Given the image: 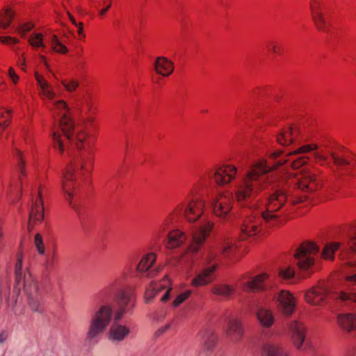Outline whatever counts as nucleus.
Instances as JSON below:
<instances>
[{
    "instance_id": "16",
    "label": "nucleus",
    "mask_w": 356,
    "mask_h": 356,
    "mask_svg": "<svg viewBox=\"0 0 356 356\" xmlns=\"http://www.w3.org/2000/svg\"><path fill=\"white\" fill-rule=\"evenodd\" d=\"M172 290L171 282L168 275L159 282H152L146 288L144 298L146 303H149L159 293L164 291L161 298V302H166L170 298V293Z\"/></svg>"
},
{
    "instance_id": "13",
    "label": "nucleus",
    "mask_w": 356,
    "mask_h": 356,
    "mask_svg": "<svg viewBox=\"0 0 356 356\" xmlns=\"http://www.w3.org/2000/svg\"><path fill=\"white\" fill-rule=\"evenodd\" d=\"M211 206L213 214L218 218L226 219L234 206V197L228 191H220L211 200Z\"/></svg>"
},
{
    "instance_id": "49",
    "label": "nucleus",
    "mask_w": 356,
    "mask_h": 356,
    "mask_svg": "<svg viewBox=\"0 0 356 356\" xmlns=\"http://www.w3.org/2000/svg\"><path fill=\"white\" fill-rule=\"evenodd\" d=\"M17 38L11 36H0V42L6 45H13L19 43Z\"/></svg>"
},
{
    "instance_id": "3",
    "label": "nucleus",
    "mask_w": 356,
    "mask_h": 356,
    "mask_svg": "<svg viewBox=\"0 0 356 356\" xmlns=\"http://www.w3.org/2000/svg\"><path fill=\"white\" fill-rule=\"evenodd\" d=\"M60 131H54L52 138L54 147L60 154H63L67 145L71 143L80 152L77 162H70L65 167L61 180V187L65 195V199L72 206V198L75 194L76 174L80 171L82 176L91 173L94 163V147L96 138L86 127H74L70 130V137Z\"/></svg>"
},
{
    "instance_id": "47",
    "label": "nucleus",
    "mask_w": 356,
    "mask_h": 356,
    "mask_svg": "<svg viewBox=\"0 0 356 356\" xmlns=\"http://www.w3.org/2000/svg\"><path fill=\"white\" fill-rule=\"evenodd\" d=\"M33 28V24L31 22H26L21 24L17 29V32L21 35L24 37L26 34Z\"/></svg>"
},
{
    "instance_id": "11",
    "label": "nucleus",
    "mask_w": 356,
    "mask_h": 356,
    "mask_svg": "<svg viewBox=\"0 0 356 356\" xmlns=\"http://www.w3.org/2000/svg\"><path fill=\"white\" fill-rule=\"evenodd\" d=\"M44 186L40 184L35 194L33 193L32 203L29 209L28 228L31 231L33 227L41 223L44 218L43 197Z\"/></svg>"
},
{
    "instance_id": "58",
    "label": "nucleus",
    "mask_w": 356,
    "mask_h": 356,
    "mask_svg": "<svg viewBox=\"0 0 356 356\" xmlns=\"http://www.w3.org/2000/svg\"><path fill=\"white\" fill-rule=\"evenodd\" d=\"M346 265L350 268H356V261H348Z\"/></svg>"
},
{
    "instance_id": "60",
    "label": "nucleus",
    "mask_w": 356,
    "mask_h": 356,
    "mask_svg": "<svg viewBox=\"0 0 356 356\" xmlns=\"http://www.w3.org/2000/svg\"><path fill=\"white\" fill-rule=\"evenodd\" d=\"M68 15H69V18L71 21V22L76 26L78 25L79 23L76 22V21L75 20V19L74 18V17L72 15H71L70 13H68Z\"/></svg>"
},
{
    "instance_id": "38",
    "label": "nucleus",
    "mask_w": 356,
    "mask_h": 356,
    "mask_svg": "<svg viewBox=\"0 0 356 356\" xmlns=\"http://www.w3.org/2000/svg\"><path fill=\"white\" fill-rule=\"evenodd\" d=\"M268 51L273 56H282L283 54V47L277 40H270L267 43Z\"/></svg>"
},
{
    "instance_id": "40",
    "label": "nucleus",
    "mask_w": 356,
    "mask_h": 356,
    "mask_svg": "<svg viewBox=\"0 0 356 356\" xmlns=\"http://www.w3.org/2000/svg\"><path fill=\"white\" fill-rule=\"evenodd\" d=\"M337 298L342 302L356 303V289L349 291H341L339 292Z\"/></svg>"
},
{
    "instance_id": "28",
    "label": "nucleus",
    "mask_w": 356,
    "mask_h": 356,
    "mask_svg": "<svg viewBox=\"0 0 356 356\" xmlns=\"http://www.w3.org/2000/svg\"><path fill=\"white\" fill-rule=\"evenodd\" d=\"M243 327L242 321L238 318H230L227 323L226 334L232 341H238L243 335Z\"/></svg>"
},
{
    "instance_id": "29",
    "label": "nucleus",
    "mask_w": 356,
    "mask_h": 356,
    "mask_svg": "<svg viewBox=\"0 0 356 356\" xmlns=\"http://www.w3.org/2000/svg\"><path fill=\"white\" fill-rule=\"evenodd\" d=\"M186 234L179 229L170 231L168 234L165 247L168 249H175L182 245L186 241Z\"/></svg>"
},
{
    "instance_id": "7",
    "label": "nucleus",
    "mask_w": 356,
    "mask_h": 356,
    "mask_svg": "<svg viewBox=\"0 0 356 356\" xmlns=\"http://www.w3.org/2000/svg\"><path fill=\"white\" fill-rule=\"evenodd\" d=\"M131 272V267H125L121 274L104 289L103 291H115V299L120 308L129 311L134 307L135 296L126 281Z\"/></svg>"
},
{
    "instance_id": "56",
    "label": "nucleus",
    "mask_w": 356,
    "mask_h": 356,
    "mask_svg": "<svg viewBox=\"0 0 356 356\" xmlns=\"http://www.w3.org/2000/svg\"><path fill=\"white\" fill-rule=\"evenodd\" d=\"M78 28V34L79 35L85 36L83 34V23L79 22L77 26H76Z\"/></svg>"
},
{
    "instance_id": "20",
    "label": "nucleus",
    "mask_w": 356,
    "mask_h": 356,
    "mask_svg": "<svg viewBox=\"0 0 356 356\" xmlns=\"http://www.w3.org/2000/svg\"><path fill=\"white\" fill-rule=\"evenodd\" d=\"M182 204H178L175 207L169 215L163 220L161 223L154 231V236L156 238L159 239L162 238L164 234L169 229L170 225L172 222L173 218L180 215L182 212Z\"/></svg>"
},
{
    "instance_id": "19",
    "label": "nucleus",
    "mask_w": 356,
    "mask_h": 356,
    "mask_svg": "<svg viewBox=\"0 0 356 356\" xmlns=\"http://www.w3.org/2000/svg\"><path fill=\"white\" fill-rule=\"evenodd\" d=\"M300 129L297 126H289L280 130L277 135V143L283 146L296 143L300 136Z\"/></svg>"
},
{
    "instance_id": "54",
    "label": "nucleus",
    "mask_w": 356,
    "mask_h": 356,
    "mask_svg": "<svg viewBox=\"0 0 356 356\" xmlns=\"http://www.w3.org/2000/svg\"><path fill=\"white\" fill-rule=\"evenodd\" d=\"M345 282L347 283H350L352 284L356 285V273L355 274H348L346 273L344 275Z\"/></svg>"
},
{
    "instance_id": "12",
    "label": "nucleus",
    "mask_w": 356,
    "mask_h": 356,
    "mask_svg": "<svg viewBox=\"0 0 356 356\" xmlns=\"http://www.w3.org/2000/svg\"><path fill=\"white\" fill-rule=\"evenodd\" d=\"M260 209L257 205H253L251 213L247 215L244 218L241 227V239L252 237L258 234L261 230L263 216L259 213Z\"/></svg>"
},
{
    "instance_id": "36",
    "label": "nucleus",
    "mask_w": 356,
    "mask_h": 356,
    "mask_svg": "<svg viewBox=\"0 0 356 356\" xmlns=\"http://www.w3.org/2000/svg\"><path fill=\"white\" fill-rule=\"evenodd\" d=\"M6 76L8 78L10 83H12V85L13 86V90L15 95H19L21 94V90L17 88V86L19 84L20 81V77L13 67H8V71L6 72Z\"/></svg>"
},
{
    "instance_id": "53",
    "label": "nucleus",
    "mask_w": 356,
    "mask_h": 356,
    "mask_svg": "<svg viewBox=\"0 0 356 356\" xmlns=\"http://www.w3.org/2000/svg\"><path fill=\"white\" fill-rule=\"evenodd\" d=\"M17 65L21 69L22 72L26 71V58L24 55H22L17 61Z\"/></svg>"
},
{
    "instance_id": "23",
    "label": "nucleus",
    "mask_w": 356,
    "mask_h": 356,
    "mask_svg": "<svg viewBox=\"0 0 356 356\" xmlns=\"http://www.w3.org/2000/svg\"><path fill=\"white\" fill-rule=\"evenodd\" d=\"M155 72L163 77H169L175 70V64L165 56H158L153 63Z\"/></svg>"
},
{
    "instance_id": "24",
    "label": "nucleus",
    "mask_w": 356,
    "mask_h": 356,
    "mask_svg": "<svg viewBox=\"0 0 356 356\" xmlns=\"http://www.w3.org/2000/svg\"><path fill=\"white\" fill-rule=\"evenodd\" d=\"M156 260V254L154 252H148L143 255L136 266V270L140 273H147V277H154L156 273L152 268Z\"/></svg>"
},
{
    "instance_id": "59",
    "label": "nucleus",
    "mask_w": 356,
    "mask_h": 356,
    "mask_svg": "<svg viewBox=\"0 0 356 356\" xmlns=\"http://www.w3.org/2000/svg\"><path fill=\"white\" fill-rule=\"evenodd\" d=\"M7 338V334L5 332L0 333V343L3 342Z\"/></svg>"
},
{
    "instance_id": "37",
    "label": "nucleus",
    "mask_w": 356,
    "mask_h": 356,
    "mask_svg": "<svg viewBox=\"0 0 356 356\" xmlns=\"http://www.w3.org/2000/svg\"><path fill=\"white\" fill-rule=\"evenodd\" d=\"M237 246L236 245V241L233 238H226L224 240L222 248H221V253L227 257L229 254L233 253L236 249Z\"/></svg>"
},
{
    "instance_id": "27",
    "label": "nucleus",
    "mask_w": 356,
    "mask_h": 356,
    "mask_svg": "<svg viewBox=\"0 0 356 356\" xmlns=\"http://www.w3.org/2000/svg\"><path fill=\"white\" fill-rule=\"evenodd\" d=\"M289 331L294 345L298 348H300L305 339V325L299 321H293L289 325Z\"/></svg>"
},
{
    "instance_id": "42",
    "label": "nucleus",
    "mask_w": 356,
    "mask_h": 356,
    "mask_svg": "<svg viewBox=\"0 0 356 356\" xmlns=\"http://www.w3.org/2000/svg\"><path fill=\"white\" fill-rule=\"evenodd\" d=\"M341 250L346 254L356 253V234L349 238L346 247H343Z\"/></svg>"
},
{
    "instance_id": "34",
    "label": "nucleus",
    "mask_w": 356,
    "mask_h": 356,
    "mask_svg": "<svg viewBox=\"0 0 356 356\" xmlns=\"http://www.w3.org/2000/svg\"><path fill=\"white\" fill-rule=\"evenodd\" d=\"M49 43L51 49L59 54H66L68 51L67 47L65 45L64 42L59 39L56 35H51L49 37Z\"/></svg>"
},
{
    "instance_id": "57",
    "label": "nucleus",
    "mask_w": 356,
    "mask_h": 356,
    "mask_svg": "<svg viewBox=\"0 0 356 356\" xmlns=\"http://www.w3.org/2000/svg\"><path fill=\"white\" fill-rule=\"evenodd\" d=\"M7 85L4 81H0V90L3 91L6 89Z\"/></svg>"
},
{
    "instance_id": "62",
    "label": "nucleus",
    "mask_w": 356,
    "mask_h": 356,
    "mask_svg": "<svg viewBox=\"0 0 356 356\" xmlns=\"http://www.w3.org/2000/svg\"><path fill=\"white\" fill-rule=\"evenodd\" d=\"M42 60H44V64H45L46 67L49 70V64H48V63H47V61H46V58H45V57L42 56Z\"/></svg>"
},
{
    "instance_id": "52",
    "label": "nucleus",
    "mask_w": 356,
    "mask_h": 356,
    "mask_svg": "<svg viewBox=\"0 0 356 356\" xmlns=\"http://www.w3.org/2000/svg\"><path fill=\"white\" fill-rule=\"evenodd\" d=\"M82 110L83 111H86L90 114L94 113L93 106L90 99H87L85 100V103L83 106Z\"/></svg>"
},
{
    "instance_id": "26",
    "label": "nucleus",
    "mask_w": 356,
    "mask_h": 356,
    "mask_svg": "<svg viewBox=\"0 0 356 356\" xmlns=\"http://www.w3.org/2000/svg\"><path fill=\"white\" fill-rule=\"evenodd\" d=\"M130 332L129 326L122 325L120 322H113L108 333V339L113 341H122Z\"/></svg>"
},
{
    "instance_id": "18",
    "label": "nucleus",
    "mask_w": 356,
    "mask_h": 356,
    "mask_svg": "<svg viewBox=\"0 0 356 356\" xmlns=\"http://www.w3.org/2000/svg\"><path fill=\"white\" fill-rule=\"evenodd\" d=\"M237 168L233 164L224 163L216 167L213 179L218 186H224L232 183L236 177Z\"/></svg>"
},
{
    "instance_id": "46",
    "label": "nucleus",
    "mask_w": 356,
    "mask_h": 356,
    "mask_svg": "<svg viewBox=\"0 0 356 356\" xmlns=\"http://www.w3.org/2000/svg\"><path fill=\"white\" fill-rule=\"evenodd\" d=\"M62 84L67 91L73 92L76 90L79 83L76 80H64L62 81Z\"/></svg>"
},
{
    "instance_id": "15",
    "label": "nucleus",
    "mask_w": 356,
    "mask_h": 356,
    "mask_svg": "<svg viewBox=\"0 0 356 356\" xmlns=\"http://www.w3.org/2000/svg\"><path fill=\"white\" fill-rule=\"evenodd\" d=\"M328 296L327 287L324 283L318 282L305 291L304 300L306 303L312 307H323L327 302Z\"/></svg>"
},
{
    "instance_id": "35",
    "label": "nucleus",
    "mask_w": 356,
    "mask_h": 356,
    "mask_svg": "<svg viewBox=\"0 0 356 356\" xmlns=\"http://www.w3.org/2000/svg\"><path fill=\"white\" fill-rule=\"evenodd\" d=\"M90 1L93 4L94 7L98 10V15L101 18L106 15V13L112 6V0H101L99 1L90 0Z\"/></svg>"
},
{
    "instance_id": "25",
    "label": "nucleus",
    "mask_w": 356,
    "mask_h": 356,
    "mask_svg": "<svg viewBox=\"0 0 356 356\" xmlns=\"http://www.w3.org/2000/svg\"><path fill=\"white\" fill-rule=\"evenodd\" d=\"M255 316L259 325L263 328L269 329L275 322L273 312L264 307H260L256 310Z\"/></svg>"
},
{
    "instance_id": "4",
    "label": "nucleus",
    "mask_w": 356,
    "mask_h": 356,
    "mask_svg": "<svg viewBox=\"0 0 356 356\" xmlns=\"http://www.w3.org/2000/svg\"><path fill=\"white\" fill-rule=\"evenodd\" d=\"M197 191V186L195 185L189 193L192 197L185 207L183 206V210L181 213V214H184V218L189 222H195L203 216L199 228L193 233L192 242L185 253L186 255L191 252L193 254L198 252L214 227V222L211 218H204V216H203L206 208V202L200 197H194ZM181 204L184 205L183 203Z\"/></svg>"
},
{
    "instance_id": "8",
    "label": "nucleus",
    "mask_w": 356,
    "mask_h": 356,
    "mask_svg": "<svg viewBox=\"0 0 356 356\" xmlns=\"http://www.w3.org/2000/svg\"><path fill=\"white\" fill-rule=\"evenodd\" d=\"M318 250V245L312 241L302 243L296 250L293 257L298 269L305 275L304 277H310L314 273L313 268Z\"/></svg>"
},
{
    "instance_id": "17",
    "label": "nucleus",
    "mask_w": 356,
    "mask_h": 356,
    "mask_svg": "<svg viewBox=\"0 0 356 356\" xmlns=\"http://www.w3.org/2000/svg\"><path fill=\"white\" fill-rule=\"evenodd\" d=\"M279 311L285 316H291L297 307V298L288 290H281L276 297Z\"/></svg>"
},
{
    "instance_id": "41",
    "label": "nucleus",
    "mask_w": 356,
    "mask_h": 356,
    "mask_svg": "<svg viewBox=\"0 0 356 356\" xmlns=\"http://www.w3.org/2000/svg\"><path fill=\"white\" fill-rule=\"evenodd\" d=\"M29 44L35 48H45V44L43 41V35L40 33H33L29 39Z\"/></svg>"
},
{
    "instance_id": "48",
    "label": "nucleus",
    "mask_w": 356,
    "mask_h": 356,
    "mask_svg": "<svg viewBox=\"0 0 356 356\" xmlns=\"http://www.w3.org/2000/svg\"><path fill=\"white\" fill-rule=\"evenodd\" d=\"M56 259V252L54 250L51 254L46 255L45 261L44 263V267L48 269L54 266L55 260Z\"/></svg>"
},
{
    "instance_id": "33",
    "label": "nucleus",
    "mask_w": 356,
    "mask_h": 356,
    "mask_svg": "<svg viewBox=\"0 0 356 356\" xmlns=\"http://www.w3.org/2000/svg\"><path fill=\"white\" fill-rule=\"evenodd\" d=\"M341 245L342 244L339 242H331L327 243L322 251L323 258L330 260L333 259L335 252L341 249Z\"/></svg>"
},
{
    "instance_id": "50",
    "label": "nucleus",
    "mask_w": 356,
    "mask_h": 356,
    "mask_svg": "<svg viewBox=\"0 0 356 356\" xmlns=\"http://www.w3.org/2000/svg\"><path fill=\"white\" fill-rule=\"evenodd\" d=\"M330 156L333 162L337 165H345L348 163V161L345 159L339 156L334 152H331Z\"/></svg>"
},
{
    "instance_id": "22",
    "label": "nucleus",
    "mask_w": 356,
    "mask_h": 356,
    "mask_svg": "<svg viewBox=\"0 0 356 356\" xmlns=\"http://www.w3.org/2000/svg\"><path fill=\"white\" fill-rule=\"evenodd\" d=\"M35 79L40 88L39 96L42 99L53 101L56 97V92L52 86L38 72H35Z\"/></svg>"
},
{
    "instance_id": "21",
    "label": "nucleus",
    "mask_w": 356,
    "mask_h": 356,
    "mask_svg": "<svg viewBox=\"0 0 356 356\" xmlns=\"http://www.w3.org/2000/svg\"><path fill=\"white\" fill-rule=\"evenodd\" d=\"M217 264L204 268L191 281V285L195 287L203 286L209 284L213 280V273L216 270Z\"/></svg>"
},
{
    "instance_id": "1",
    "label": "nucleus",
    "mask_w": 356,
    "mask_h": 356,
    "mask_svg": "<svg viewBox=\"0 0 356 356\" xmlns=\"http://www.w3.org/2000/svg\"><path fill=\"white\" fill-rule=\"evenodd\" d=\"M309 153H312L315 163L321 165L327 163L328 153L325 149H320L315 143L304 144L287 153L282 150L273 152L269 156L270 163L265 158L253 160L244 176L235 186L234 195L236 201L243 205L257 197L274 181V172L277 167L289 163L291 168L298 169L307 165L311 160L307 155Z\"/></svg>"
},
{
    "instance_id": "43",
    "label": "nucleus",
    "mask_w": 356,
    "mask_h": 356,
    "mask_svg": "<svg viewBox=\"0 0 356 356\" xmlns=\"http://www.w3.org/2000/svg\"><path fill=\"white\" fill-rule=\"evenodd\" d=\"M11 118V111L4 108L0 109V127L4 129L8 126Z\"/></svg>"
},
{
    "instance_id": "44",
    "label": "nucleus",
    "mask_w": 356,
    "mask_h": 356,
    "mask_svg": "<svg viewBox=\"0 0 356 356\" xmlns=\"http://www.w3.org/2000/svg\"><path fill=\"white\" fill-rule=\"evenodd\" d=\"M191 295V291L187 290L177 296V298L173 300L172 305L175 307L179 306L181 303H183L186 300H187Z\"/></svg>"
},
{
    "instance_id": "6",
    "label": "nucleus",
    "mask_w": 356,
    "mask_h": 356,
    "mask_svg": "<svg viewBox=\"0 0 356 356\" xmlns=\"http://www.w3.org/2000/svg\"><path fill=\"white\" fill-rule=\"evenodd\" d=\"M269 274L261 273L252 275L250 273L242 274L237 280V286L248 293H260L267 290ZM236 291V286L226 283H217L211 288V293L222 299H229Z\"/></svg>"
},
{
    "instance_id": "2",
    "label": "nucleus",
    "mask_w": 356,
    "mask_h": 356,
    "mask_svg": "<svg viewBox=\"0 0 356 356\" xmlns=\"http://www.w3.org/2000/svg\"><path fill=\"white\" fill-rule=\"evenodd\" d=\"M285 179L286 186L269 196L265 209L259 207V213L270 227H279L286 223L292 213V206L307 199L305 195L300 194V191L312 192L321 186L318 176L310 171L303 172L299 177L288 173L283 177V180Z\"/></svg>"
},
{
    "instance_id": "55",
    "label": "nucleus",
    "mask_w": 356,
    "mask_h": 356,
    "mask_svg": "<svg viewBox=\"0 0 356 356\" xmlns=\"http://www.w3.org/2000/svg\"><path fill=\"white\" fill-rule=\"evenodd\" d=\"M216 257V253L213 250H210L207 252V254L205 255L204 259L207 264H209L215 259Z\"/></svg>"
},
{
    "instance_id": "10",
    "label": "nucleus",
    "mask_w": 356,
    "mask_h": 356,
    "mask_svg": "<svg viewBox=\"0 0 356 356\" xmlns=\"http://www.w3.org/2000/svg\"><path fill=\"white\" fill-rule=\"evenodd\" d=\"M309 7L315 28L320 32L328 33L331 28V17L325 0H310Z\"/></svg>"
},
{
    "instance_id": "30",
    "label": "nucleus",
    "mask_w": 356,
    "mask_h": 356,
    "mask_svg": "<svg viewBox=\"0 0 356 356\" xmlns=\"http://www.w3.org/2000/svg\"><path fill=\"white\" fill-rule=\"evenodd\" d=\"M337 323L339 326L347 332L356 330V314H341L337 316Z\"/></svg>"
},
{
    "instance_id": "45",
    "label": "nucleus",
    "mask_w": 356,
    "mask_h": 356,
    "mask_svg": "<svg viewBox=\"0 0 356 356\" xmlns=\"http://www.w3.org/2000/svg\"><path fill=\"white\" fill-rule=\"evenodd\" d=\"M34 245L39 254H44L45 252L44 245L41 234H36L34 238Z\"/></svg>"
},
{
    "instance_id": "9",
    "label": "nucleus",
    "mask_w": 356,
    "mask_h": 356,
    "mask_svg": "<svg viewBox=\"0 0 356 356\" xmlns=\"http://www.w3.org/2000/svg\"><path fill=\"white\" fill-rule=\"evenodd\" d=\"M113 314V308L110 305L100 306L90 320L87 338L92 340L101 335L111 323Z\"/></svg>"
},
{
    "instance_id": "61",
    "label": "nucleus",
    "mask_w": 356,
    "mask_h": 356,
    "mask_svg": "<svg viewBox=\"0 0 356 356\" xmlns=\"http://www.w3.org/2000/svg\"><path fill=\"white\" fill-rule=\"evenodd\" d=\"M169 327H170V325H165L164 327L159 329V330H158V332H165L167 329H168V328H169Z\"/></svg>"
},
{
    "instance_id": "51",
    "label": "nucleus",
    "mask_w": 356,
    "mask_h": 356,
    "mask_svg": "<svg viewBox=\"0 0 356 356\" xmlns=\"http://www.w3.org/2000/svg\"><path fill=\"white\" fill-rule=\"evenodd\" d=\"M127 312H129V311H127L124 309L120 308L118 307V309H116L113 314V322H120V321L123 318L124 314Z\"/></svg>"
},
{
    "instance_id": "63",
    "label": "nucleus",
    "mask_w": 356,
    "mask_h": 356,
    "mask_svg": "<svg viewBox=\"0 0 356 356\" xmlns=\"http://www.w3.org/2000/svg\"><path fill=\"white\" fill-rule=\"evenodd\" d=\"M93 117L90 116L88 119V122H92L93 121Z\"/></svg>"
},
{
    "instance_id": "31",
    "label": "nucleus",
    "mask_w": 356,
    "mask_h": 356,
    "mask_svg": "<svg viewBox=\"0 0 356 356\" xmlns=\"http://www.w3.org/2000/svg\"><path fill=\"white\" fill-rule=\"evenodd\" d=\"M264 356H289L288 351L278 344L266 343L262 347Z\"/></svg>"
},
{
    "instance_id": "32",
    "label": "nucleus",
    "mask_w": 356,
    "mask_h": 356,
    "mask_svg": "<svg viewBox=\"0 0 356 356\" xmlns=\"http://www.w3.org/2000/svg\"><path fill=\"white\" fill-rule=\"evenodd\" d=\"M15 16L14 10L10 7H5L0 11V29H6L11 24Z\"/></svg>"
},
{
    "instance_id": "39",
    "label": "nucleus",
    "mask_w": 356,
    "mask_h": 356,
    "mask_svg": "<svg viewBox=\"0 0 356 356\" xmlns=\"http://www.w3.org/2000/svg\"><path fill=\"white\" fill-rule=\"evenodd\" d=\"M295 268L291 266H282L279 269L278 275L283 280H289L294 277Z\"/></svg>"
},
{
    "instance_id": "14",
    "label": "nucleus",
    "mask_w": 356,
    "mask_h": 356,
    "mask_svg": "<svg viewBox=\"0 0 356 356\" xmlns=\"http://www.w3.org/2000/svg\"><path fill=\"white\" fill-rule=\"evenodd\" d=\"M48 107L53 115L60 116V130L70 138V130L73 128V121L68 115L69 108L67 103L63 100H58L53 102Z\"/></svg>"
},
{
    "instance_id": "5",
    "label": "nucleus",
    "mask_w": 356,
    "mask_h": 356,
    "mask_svg": "<svg viewBox=\"0 0 356 356\" xmlns=\"http://www.w3.org/2000/svg\"><path fill=\"white\" fill-rule=\"evenodd\" d=\"M24 259L22 252H18L15 264V282L19 287L23 286L31 309L41 312L44 310V291L29 271L28 266L23 268Z\"/></svg>"
}]
</instances>
